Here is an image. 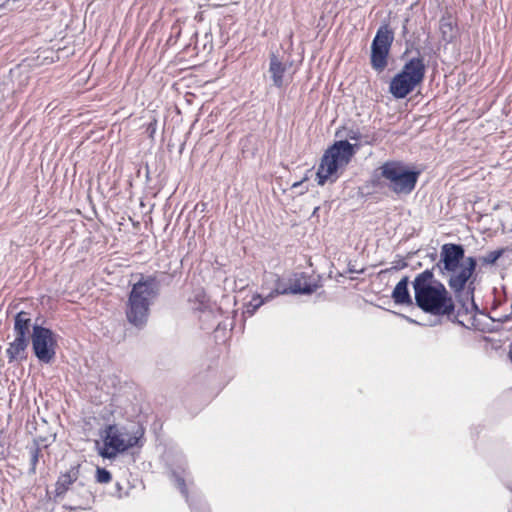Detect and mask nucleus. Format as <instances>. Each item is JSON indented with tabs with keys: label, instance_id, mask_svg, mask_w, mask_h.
Returning <instances> with one entry per match:
<instances>
[{
	"label": "nucleus",
	"instance_id": "f257e3e1",
	"mask_svg": "<svg viewBox=\"0 0 512 512\" xmlns=\"http://www.w3.org/2000/svg\"><path fill=\"white\" fill-rule=\"evenodd\" d=\"M477 259L465 257L461 244L446 243L441 246L440 259L436 264L455 297L461 302L455 314V321L466 327L476 328L475 316L478 307L474 302L475 279L473 278Z\"/></svg>",
	"mask_w": 512,
	"mask_h": 512
},
{
	"label": "nucleus",
	"instance_id": "f03ea898",
	"mask_svg": "<svg viewBox=\"0 0 512 512\" xmlns=\"http://www.w3.org/2000/svg\"><path fill=\"white\" fill-rule=\"evenodd\" d=\"M416 305L424 312L450 316L455 310L454 301L443 283L436 280L433 270L419 273L413 283Z\"/></svg>",
	"mask_w": 512,
	"mask_h": 512
},
{
	"label": "nucleus",
	"instance_id": "7ed1b4c3",
	"mask_svg": "<svg viewBox=\"0 0 512 512\" xmlns=\"http://www.w3.org/2000/svg\"><path fill=\"white\" fill-rule=\"evenodd\" d=\"M143 431L140 428L131 429L126 426L109 424L100 432L102 445L97 441L98 454L104 459H115L139 444Z\"/></svg>",
	"mask_w": 512,
	"mask_h": 512
},
{
	"label": "nucleus",
	"instance_id": "20e7f679",
	"mask_svg": "<svg viewBox=\"0 0 512 512\" xmlns=\"http://www.w3.org/2000/svg\"><path fill=\"white\" fill-rule=\"evenodd\" d=\"M357 145L350 144L347 140L336 141L322 156L319 164L316 180L319 185L326 182H334L338 179V171L344 169L354 156Z\"/></svg>",
	"mask_w": 512,
	"mask_h": 512
},
{
	"label": "nucleus",
	"instance_id": "39448f33",
	"mask_svg": "<svg viewBox=\"0 0 512 512\" xmlns=\"http://www.w3.org/2000/svg\"><path fill=\"white\" fill-rule=\"evenodd\" d=\"M426 65L422 56L410 58L390 81L389 92L396 99H403L422 84Z\"/></svg>",
	"mask_w": 512,
	"mask_h": 512
},
{
	"label": "nucleus",
	"instance_id": "423d86ee",
	"mask_svg": "<svg viewBox=\"0 0 512 512\" xmlns=\"http://www.w3.org/2000/svg\"><path fill=\"white\" fill-rule=\"evenodd\" d=\"M384 185L396 194H410L417 183L419 173L396 161L385 162L378 169Z\"/></svg>",
	"mask_w": 512,
	"mask_h": 512
},
{
	"label": "nucleus",
	"instance_id": "0eeeda50",
	"mask_svg": "<svg viewBox=\"0 0 512 512\" xmlns=\"http://www.w3.org/2000/svg\"><path fill=\"white\" fill-rule=\"evenodd\" d=\"M32 349L37 359L45 364L50 363L56 354L57 340L55 334L48 328L34 324L32 326Z\"/></svg>",
	"mask_w": 512,
	"mask_h": 512
},
{
	"label": "nucleus",
	"instance_id": "6e6552de",
	"mask_svg": "<svg viewBox=\"0 0 512 512\" xmlns=\"http://www.w3.org/2000/svg\"><path fill=\"white\" fill-rule=\"evenodd\" d=\"M393 39V33L387 26L378 29L371 44V66L374 70L382 72L387 67Z\"/></svg>",
	"mask_w": 512,
	"mask_h": 512
},
{
	"label": "nucleus",
	"instance_id": "1a4fd4ad",
	"mask_svg": "<svg viewBox=\"0 0 512 512\" xmlns=\"http://www.w3.org/2000/svg\"><path fill=\"white\" fill-rule=\"evenodd\" d=\"M160 293V281L156 276H141L133 286L128 300L150 310L151 305Z\"/></svg>",
	"mask_w": 512,
	"mask_h": 512
},
{
	"label": "nucleus",
	"instance_id": "9d476101",
	"mask_svg": "<svg viewBox=\"0 0 512 512\" xmlns=\"http://www.w3.org/2000/svg\"><path fill=\"white\" fill-rule=\"evenodd\" d=\"M125 313L126 318L131 325L138 329H142L147 324L150 310L128 300Z\"/></svg>",
	"mask_w": 512,
	"mask_h": 512
},
{
	"label": "nucleus",
	"instance_id": "9b49d317",
	"mask_svg": "<svg viewBox=\"0 0 512 512\" xmlns=\"http://www.w3.org/2000/svg\"><path fill=\"white\" fill-rule=\"evenodd\" d=\"M28 339L16 337L14 341L9 344V347L6 349V355L8 357V362H22L26 359V349L28 347Z\"/></svg>",
	"mask_w": 512,
	"mask_h": 512
},
{
	"label": "nucleus",
	"instance_id": "f8f14e48",
	"mask_svg": "<svg viewBox=\"0 0 512 512\" xmlns=\"http://www.w3.org/2000/svg\"><path fill=\"white\" fill-rule=\"evenodd\" d=\"M287 64L279 60L275 54H271L269 63V73L271 75L273 84L281 88L286 84L285 72Z\"/></svg>",
	"mask_w": 512,
	"mask_h": 512
},
{
	"label": "nucleus",
	"instance_id": "ddd939ff",
	"mask_svg": "<svg viewBox=\"0 0 512 512\" xmlns=\"http://www.w3.org/2000/svg\"><path fill=\"white\" fill-rule=\"evenodd\" d=\"M290 294H304L310 295L315 292L317 286L307 281V276L304 273L296 274L290 280Z\"/></svg>",
	"mask_w": 512,
	"mask_h": 512
},
{
	"label": "nucleus",
	"instance_id": "4468645a",
	"mask_svg": "<svg viewBox=\"0 0 512 512\" xmlns=\"http://www.w3.org/2000/svg\"><path fill=\"white\" fill-rule=\"evenodd\" d=\"M409 278L403 277L395 286L392 292V298L396 304L410 305L412 298L408 290Z\"/></svg>",
	"mask_w": 512,
	"mask_h": 512
},
{
	"label": "nucleus",
	"instance_id": "2eb2a0df",
	"mask_svg": "<svg viewBox=\"0 0 512 512\" xmlns=\"http://www.w3.org/2000/svg\"><path fill=\"white\" fill-rule=\"evenodd\" d=\"M79 477V465L72 466L66 473L61 474L56 483V494H64Z\"/></svg>",
	"mask_w": 512,
	"mask_h": 512
},
{
	"label": "nucleus",
	"instance_id": "dca6fc26",
	"mask_svg": "<svg viewBox=\"0 0 512 512\" xmlns=\"http://www.w3.org/2000/svg\"><path fill=\"white\" fill-rule=\"evenodd\" d=\"M31 327L30 314L25 311H20L15 316L14 320V332L16 337L28 339Z\"/></svg>",
	"mask_w": 512,
	"mask_h": 512
},
{
	"label": "nucleus",
	"instance_id": "f3484780",
	"mask_svg": "<svg viewBox=\"0 0 512 512\" xmlns=\"http://www.w3.org/2000/svg\"><path fill=\"white\" fill-rule=\"evenodd\" d=\"M439 29L445 42H452L457 35V27L451 16H443L440 19Z\"/></svg>",
	"mask_w": 512,
	"mask_h": 512
},
{
	"label": "nucleus",
	"instance_id": "a211bd4d",
	"mask_svg": "<svg viewBox=\"0 0 512 512\" xmlns=\"http://www.w3.org/2000/svg\"><path fill=\"white\" fill-rule=\"evenodd\" d=\"M171 476L174 479L182 495L187 498V488L185 484L186 469L184 465L181 464L177 468L172 469Z\"/></svg>",
	"mask_w": 512,
	"mask_h": 512
},
{
	"label": "nucleus",
	"instance_id": "6ab92c4d",
	"mask_svg": "<svg viewBox=\"0 0 512 512\" xmlns=\"http://www.w3.org/2000/svg\"><path fill=\"white\" fill-rule=\"evenodd\" d=\"M266 295L255 294L251 300L247 303L244 314L252 316L264 303L268 302Z\"/></svg>",
	"mask_w": 512,
	"mask_h": 512
},
{
	"label": "nucleus",
	"instance_id": "aec40b11",
	"mask_svg": "<svg viewBox=\"0 0 512 512\" xmlns=\"http://www.w3.org/2000/svg\"><path fill=\"white\" fill-rule=\"evenodd\" d=\"M290 294V286L278 275V282L275 283V288H273V292H269L266 294L267 300H272L278 295H286Z\"/></svg>",
	"mask_w": 512,
	"mask_h": 512
},
{
	"label": "nucleus",
	"instance_id": "412c9836",
	"mask_svg": "<svg viewBox=\"0 0 512 512\" xmlns=\"http://www.w3.org/2000/svg\"><path fill=\"white\" fill-rule=\"evenodd\" d=\"M506 250L504 248L496 249L479 257V261L482 265L490 266L494 265Z\"/></svg>",
	"mask_w": 512,
	"mask_h": 512
},
{
	"label": "nucleus",
	"instance_id": "4be33fe9",
	"mask_svg": "<svg viewBox=\"0 0 512 512\" xmlns=\"http://www.w3.org/2000/svg\"><path fill=\"white\" fill-rule=\"evenodd\" d=\"M278 282V275L272 272H265L263 275V282L261 285L262 291L273 292L275 283Z\"/></svg>",
	"mask_w": 512,
	"mask_h": 512
},
{
	"label": "nucleus",
	"instance_id": "5701e85b",
	"mask_svg": "<svg viewBox=\"0 0 512 512\" xmlns=\"http://www.w3.org/2000/svg\"><path fill=\"white\" fill-rule=\"evenodd\" d=\"M111 473L105 468H97L96 470V481L98 483H109L111 481Z\"/></svg>",
	"mask_w": 512,
	"mask_h": 512
},
{
	"label": "nucleus",
	"instance_id": "b1692460",
	"mask_svg": "<svg viewBox=\"0 0 512 512\" xmlns=\"http://www.w3.org/2000/svg\"><path fill=\"white\" fill-rule=\"evenodd\" d=\"M39 452H40V450L38 447H34L30 451L32 470H35V467H36V464H37L38 458H39Z\"/></svg>",
	"mask_w": 512,
	"mask_h": 512
},
{
	"label": "nucleus",
	"instance_id": "393cba45",
	"mask_svg": "<svg viewBox=\"0 0 512 512\" xmlns=\"http://www.w3.org/2000/svg\"><path fill=\"white\" fill-rule=\"evenodd\" d=\"M196 298L199 301V306L193 308L201 310L205 307L206 295L203 292H198L196 294Z\"/></svg>",
	"mask_w": 512,
	"mask_h": 512
},
{
	"label": "nucleus",
	"instance_id": "a878e982",
	"mask_svg": "<svg viewBox=\"0 0 512 512\" xmlns=\"http://www.w3.org/2000/svg\"><path fill=\"white\" fill-rule=\"evenodd\" d=\"M347 138H349L350 140L358 141L361 139V133L359 132V130L351 129L347 133Z\"/></svg>",
	"mask_w": 512,
	"mask_h": 512
},
{
	"label": "nucleus",
	"instance_id": "bb28decb",
	"mask_svg": "<svg viewBox=\"0 0 512 512\" xmlns=\"http://www.w3.org/2000/svg\"><path fill=\"white\" fill-rule=\"evenodd\" d=\"M14 4H15V0H7L6 2V7L10 10H13V9H18L19 6L17 7H14Z\"/></svg>",
	"mask_w": 512,
	"mask_h": 512
},
{
	"label": "nucleus",
	"instance_id": "cd10ccee",
	"mask_svg": "<svg viewBox=\"0 0 512 512\" xmlns=\"http://www.w3.org/2000/svg\"><path fill=\"white\" fill-rule=\"evenodd\" d=\"M406 320L410 321V322H414V320L410 319L409 317H405Z\"/></svg>",
	"mask_w": 512,
	"mask_h": 512
}]
</instances>
